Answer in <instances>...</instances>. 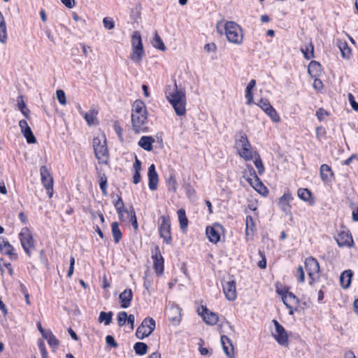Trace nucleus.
I'll list each match as a JSON object with an SVG mask.
<instances>
[{
	"label": "nucleus",
	"instance_id": "f257e3e1",
	"mask_svg": "<svg viewBox=\"0 0 358 358\" xmlns=\"http://www.w3.org/2000/svg\"><path fill=\"white\" fill-rule=\"evenodd\" d=\"M131 125L136 134L145 133L149 129L147 108L142 100L136 99L132 104Z\"/></svg>",
	"mask_w": 358,
	"mask_h": 358
},
{
	"label": "nucleus",
	"instance_id": "f03ea898",
	"mask_svg": "<svg viewBox=\"0 0 358 358\" xmlns=\"http://www.w3.org/2000/svg\"><path fill=\"white\" fill-rule=\"evenodd\" d=\"M166 98L178 116L186 113V95L184 90H178L176 83L173 86L168 85L165 91Z\"/></svg>",
	"mask_w": 358,
	"mask_h": 358
},
{
	"label": "nucleus",
	"instance_id": "7ed1b4c3",
	"mask_svg": "<svg viewBox=\"0 0 358 358\" xmlns=\"http://www.w3.org/2000/svg\"><path fill=\"white\" fill-rule=\"evenodd\" d=\"M92 143L94 154L99 162L101 164H106L108 159V151L105 136L101 135L94 137Z\"/></svg>",
	"mask_w": 358,
	"mask_h": 358
},
{
	"label": "nucleus",
	"instance_id": "20e7f679",
	"mask_svg": "<svg viewBox=\"0 0 358 358\" xmlns=\"http://www.w3.org/2000/svg\"><path fill=\"white\" fill-rule=\"evenodd\" d=\"M225 34L230 43L240 45L243 43V34L241 27L236 22L229 21L224 25Z\"/></svg>",
	"mask_w": 358,
	"mask_h": 358
},
{
	"label": "nucleus",
	"instance_id": "39448f33",
	"mask_svg": "<svg viewBox=\"0 0 358 358\" xmlns=\"http://www.w3.org/2000/svg\"><path fill=\"white\" fill-rule=\"evenodd\" d=\"M19 239L26 255L31 257L32 250L36 248V243L32 234L28 227H25L21 229L19 234Z\"/></svg>",
	"mask_w": 358,
	"mask_h": 358
},
{
	"label": "nucleus",
	"instance_id": "423d86ee",
	"mask_svg": "<svg viewBox=\"0 0 358 358\" xmlns=\"http://www.w3.org/2000/svg\"><path fill=\"white\" fill-rule=\"evenodd\" d=\"M159 220L160 221L159 226V236L164 243L170 245L172 243L170 217L169 215H162Z\"/></svg>",
	"mask_w": 358,
	"mask_h": 358
},
{
	"label": "nucleus",
	"instance_id": "0eeeda50",
	"mask_svg": "<svg viewBox=\"0 0 358 358\" xmlns=\"http://www.w3.org/2000/svg\"><path fill=\"white\" fill-rule=\"evenodd\" d=\"M156 327L155 321L152 317H146L137 328L136 336L138 339H143L150 336Z\"/></svg>",
	"mask_w": 358,
	"mask_h": 358
},
{
	"label": "nucleus",
	"instance_id": "6e6552de",
	"mask_svg": "<svg viewBox=\"0 0 358 358\" xmlns=\"http://www.w3.org/2000/svg\"><path fill=\"white\" fill-rule=\"evenodd\" d=\"M305 268L310 278V285H313L318 279V273L320 272V265L317 260L309 257L305 259Z\"/></svg>",
	"mask_w": 358,
	"mask_h": 358
},
{
	"label": "nucleus",
	"instance_id": "1a4fd4ad",
	"mask_svg": "<svg viewBox=\"0 0 358 358\" xmlns=\"http://www.w3.org/2000/svg\"><path fill=\"white\" fill-rule=\"evenodd\" d=\"M41 182L47 191L50 198L53 196V178L51 176L49 169L46 166L40 168Z\"/></svg>",
	"mask_w": 358,
	"mask_h": 358
},
{
	"label": "nucleus",
	"instance_id": "9d476101",
	"mask_svg": "<svg viewBox=\"0 0 358 358\" xmlns=\"http://www.w3.org/2000/svg\"><path fill=\"white\" fill-rule=\"evenodd\" d=\"M223 292L229 301H234L237 297L236 283L235 280L230 278L229 280L222 282Z\"/></svg>",
	"mask_w": 358,
	"mask_h": 358
},
{
	"label": "nucleus",
	"instance_id": "9b49d317",
	"mask_svg": "<svg viewBox=\"0 0 358 358\" xmlns=\"http://www.w3.org/2000/svg\"><path fill=\"white\" fill-rule=\"evenodd\" d=\"M275 325V333H273V336L275 338L278 343L282 346L288 345V336L285 331V328L275 320H273Z\"/></svg>",
	"mask_w": 358,
	"mask_h": 358
},
{
	"label": "nucleus",
	"instance_id": "f8f14e48",
	"mask_svg": "<svg viewBox=\"0 0 358 358\" xmlns=\"http://www.w3.org/2000/svg\"><path fill=\"white\" fill-rule=\"evenodd\" d=\"M336 240L340 248H351L354 245L352 236L350 231L346 229H343L338 233Z\"/></svg>",
	"mask_w": 358,
	"mask_h": 358
},
{
	"label": "nucleus",
	"instance_id": "ddd939ff",
	"mask_svg": "<svg viewBox=\"0 0 358 358\" xmlns=\"http://www.w3.org/2000/svg\"><path fill=\"white\" fill-rule=\"evenodd\" d=\"M294 199L292 194L289 189H287L283 194L278 199V205L280 209L286 215L291 213L292 206L290 203Z\"/></svg>",
	"mask_w": 358,
	"mask_h": 358
},
{
	"label": "nucleus",
	"instance_id": "4468645a",
	"mask_svg": "<svg viewBox=\"0 0 358 358\" xmlns=\"http://www.w3.org/2000/svg\"><path fill=\"white\" fill-rule=\"evenodd\" d=\"M153 266L157 275H162L164 272V258L158 247L152 252Z\"/></svg>",
	"mask_w": 358,
	"mask_h": 358
},
{
	"label": "nucleus",
	"instance_id": "2eb2a0df",
	"mask_svg": "<svg viewBox=\"0 0 358 358\" xmlns=\"http://www.w3.org/2000/svg\"><path fill=\"white\" fill-rule=\"evenodd\" d=\"M19 127L22 135L26 138V141L29 144L35 143L36 142V138L25 120H21L19 122Z\"/></svg>",
	"mask_w": 358,
	"mask_h": 358
},
{
	"label": "nucleus",
	"instance_id": "dca6fc26",
	"mask_svg": "<svg viewBox=\"0 0 358 358\" xmlns=\"http://www.w3.org/2000/svg\"><path fill=\"white\" fill-rule=\"evenodd\" d=\"M202 312L199 313L202 317L203 321L208 325H215L218 322V315L212 311H210L206 307H201Z\"/></svg>",
	"mask_w": 358,
	"mask_h": 358
},
{
	"label": "nucleus",
	"instance_id": "f3484780",
	"mask_svg": "<svg viewBox=\"0 0 358 358\" xmlns=\"http://www.w3.org/2000/svg\"><path fill=\"white\" fill-rule=\"evenodd\" d=\"M148 186L150 190H155L157 189V185L159 181L158 174L155 169V166L151 164L148 168Z\"/></svg>",
	"mask_w": 358,
	"mask_h": 358
},
{
	"label": "nucleus",
	"instance_id": "a211bd4d",
	"mask_svg": "<svg viewBox=\"0 0 358 358\" xmlns=\"http://www.w3.org/2000/svg\"><path fill=\"white\" fill-rule=\"evenodd\" d=\"M119 298L121 301V307L122 308H127L130 306L133 299L132 290L131 289H124L122 293H120Z\"/></svg>",
	"mask_w": 358,
	"mask_h": 358
},
{
	"label": "nucleus",
	"instance_id": "6ab92c4d",
	"mask_svg": "<svg viewBox=\"0 0 358 358\" xmlns=\"http://www.w3.org/2000/svg\"><path fill=\"white\" fill-rule=\"evenodd\" d=\"M219 228V225L206 227V233L211 243H217L220 240Z\"/></svg>",
	"mask_w": 358,
	"mask_h": 358
},
{
	"label": "nucleus",
	"instance_id": "aec40b11",
	"mask_svg": "<svg viewBox=\"0 0 358 358\" xmlns=\"http://www.w3.org/2000/svg\"><path fill=\"white\" fill-rule=\"evenodd\" d=\"M0 250L4 255L10 256L11 259L17 257V254L14 252L13 246L6 239H3L2 242H0Z\"/></svg>",
	"mask_w": 358,
	"mask_h": 358
},
{
	"label": "nucleus",
	"instance_id": "412c9836",
	"mask_svg": "<svg viewBox=\"0 0 358 358\" xmlns=\"http://www.w3.org/2000/svg\"><path fill=\"white\" fill-rule=\"evenodd\" d=\"M221 343L223 350L228 358H234L233 345L231 341L227 336H221Z\"/></svg>",
	"mask_w": 358,
	"mask_h": 358
},
{
	"label": "nucleus",
	"instance_id": "4be33fe9",
	"mask_svg": "<svg viewBox=\"0 0 358 358\" xmlns=\"http://www.w3.org/2000/svg\"><path fill=\"white\" fill-rule=\"evenodd\" d=\"M155 143V139L151 136H142L138 142V145L146 151H151L152 150V144Z\"/></svg>",
	"mask_w": 358,
	"mask_h": 358
},
{
	"label": "nucleus",
	"instance_id": "5701e85b",
	"mask_svg": "<svg viewBox=\"0 0 358 358\" xmlns=\"http://www.w3.org/2000/svg\"><path fill=\"white\" fill-rule=\"evenodd\" d=\"M336 44L341 52L342 57L349 59L351 55V48L349 47L348 43L345 41L337 39Z\"/></svg>",
	"mask_w": 358,
	"mask_h": 358
},
{
	"label": "nucleus",
	"instance_id": "b1692460",
	"mask_svg": "<svg viewBox=\"0 0 358 358\" xmlns=\"http://www.w3.org/2000/svg\"><path fill=\"white\" fill-rule=\"evenodd\" d=\"M352 275L353 273L351 270H345L341 273L340 276V282L343 288L347 289L350 287Z\"/></svg>",
	"mask_w": 358,
	"mask_h": 358
},
{
	"label": "nucleus",
	"instance_id": "393cba45",
	"mask_svg": "<svg viewBox=\"0 0 358 358\" xmlns=\"http://www.w3.org/2000/svg\"><path fill=\"white\" fill-rule=\"evenodd\" d=\"M298 197L303 201L308 202L309 204L313 205L314 201L312 196L311 192L307 188H299L297 190Z\"/></svg>",
	"mask_w": 358,
	"mask_h": 358
},
{
	"label": "nucleus",
	"instance_id": "a878e982",
	"mask_svg": "<svg viewBox=\"0 0 358 358\" xmlns=\"http://www.w3.org/2000/svg\"><path fill=\"white\" fill-rule=\"evenodd\" d=\"M320 172L321 179L324 182L329 181L334 176L331 167L326 164L321 165Z\"/></svg>",
	"mask_w": 358,
	"mask_h": 358
},
{
	"label": "nucleus",
	"instance_id": "bb28decb",
	"mask_svg": "<svg viewBox=\"0 0 358 358\" xmlns=\"http://www.w3.org/2000/svg\"><path fill=\"white\" fill-rule=\"evenodd\" d=\"M43 338L47 341L48 345L50 348H52L53 350H55L58 348L59 345V341L50 330H48V331L45 333Z\"/></svg>",
	"mask_w": 358,
	"mask_h": 358
},
{
	"label": "nucleus",
	"instance_id": "cd10ccee",
	"mask_svg": "<svg viewBox=\"0 0 358 358\" xmlns=\"http://www.w3.org/2000/svg\"><path fill=\"white\" fill-rule=\"evenodd\" d=\"M282 301L288 308H292V306L299 303L297 297L293 293L289 292H287L286 294L282 296Z\"/></svg>",
	"mask_w": 358,
	"mask_h": 358
},
{
	"label": "nucleus",
	"instance_id": "c85d7f7f",
	"mask_svg": "<svg viewBox=\"0 0 358 358\" xmlns=\"http://www.w3.org/2000/svg\"><path fill=\"white\" fill-rule=\"evenodd\" d=\"M238 153L240 157L244 159L245 161H250L252 159L253 157L257 155L256 152H253L251 145H250V147L243 148L241 150H239Z\"/></svg>",
	"mask_w": 358,
	"mask_h": 358
},
{
	"label": "nucleus",
	"instance_id": "c756f323",
	"mask_svg": "<svg viewBox=\"0 0 358 358\" xmlns=\"http://www.w3.org/2000/svg\"><path fill=\"white\" fill-rule=\"evenodd\" d=\"M308 73L311 77H317L321 71V65L316 61H311L308 67Z\"/></svg>",
	"mask_w": 358,
	"mask_h": 358
},
{
	"label": "nucleus",
	"instance_id": "7c9ffc66",
	"mask_svg": "<svg viewBox=\"0 0 358 358\" xmlns=\"http://www.w3.org/2000/svg\"><path fill=\"white\" fill-rule=\"evenodd\" d=\"M7 41V29L3 14L0 11V42L5 43Z\"/></svg>",
	"mask_w": 358,
	"mask_h": 358
},
{
	"label": "nucleus",
	"instance_id": "2f4dec72",
	"mask_svg": "<svg viewBox=\"0 0 358 358\" xmlns=\"http://www.w3.org/2000/svg\"><path fill=\"white\" fill-rule=\"evenodd\" d=\"M144 55L143 48H132L131 59L136 64H140Z\"/></svg>",
	"mask_w": 358,
	"mask_h": 358
},
{
	"label": "nucleus",
	"instance_id": "473e14b6",
	"mask_svg": "<svg viewBox=\"0 0 358 358\" xmlns=\"http://www.w3.org/2000/svg\"><path fill=\"white\" fill-rule=\"evenodd\" d=\"M255 224L254 220L251 215H247L245 218V236L247 239H248L250 236V231H251V236L252 235V232L255 230Z\"/></svg>",
	"mask_w": 358,
	"mask_h": 358
},
{
	"label": "nucleus",
	"instance_id": "72a5a7b5",
	"mask_svg": "<svg viewBox=\"0 0 358 358\" xmlns=\"http://www.w3.org/2000/svg\"><path fill=\"white\" fill-rule=\"evenodd\" d=\"M111 231L115 243H119L122 239V234L120 229L118 222H114L111 224Z\"/></svg>",
	"mask_w": 358,
	"mask_h": 358
},
{
	"label": "nucleus",
	"instance_id": "f704fd0d",
	"mask_svg": "<svg viewBox=\"0 0 358 358\" xmlns=\"http://www.w3.org/2000/svg\"><path fill=\"white\" fill-rule=\"evenodd\" d=\"M301 51L303 54L304 57L308 60L314 57V47L312 42L308 45L302 46L301 48Z\"/></svg>",
	"mask_w": 358,
	"mask_h": 358
},
{
	"label": "nucleus",
	"instance_id": "c9c22d12",
	"mask_svg": "<svg viewBox=\"0 0 358 358\" xmlns=\"http://www.w3.org/2000/svg\"><path fill=\"white\" fill-rule=\"evenodd\" d=\"M250 143L249 142L246 134H241L239 138L236 142V148L237 151L243 148L250 147Z\"/></svg>",
	"mask_w": 358,
	"mask_h": 358
},
{
	"label": "nucleus",
	"instance_id": "e433bc0d",
	"mask_svg": "<svg viewBox=\"0 0 358 358\" xmlns=\"http://www.w3.org/2000/svg\"><path fill=\"white\" fill-rule=\"evenodd\" d=\"M17 101L18 109L26 118H29V114L30 113V110L27 107V105L23 100V96H19L17 97Z\"/></svg>",
	"mask_w": 358,
	"mask_h": 358
},
{
	"label": "nucleus",
	"instance_id": "4c0bfd02",
	"mask_svg": "<svg viewBox=\"0 0 358 358\" xmlns=\"http://www.w3.org/2000/svg\"><path fill=\"white\" fill-rule=\"evenodd\" d=\"M99 182V187L102 192V194L103 195L107 194V177L106 176L105 173L99 171L97 173Z\"/></svg>",
	"mask_w": 358,
	"mask_h": 358
},
{
	"label": "nucleus",
	"instance_id": "58836bf2",
	"mask_svg": "<svg viewBox=\"0 0 358 358\" xmlns=\"http://www.w3.org/2000/svg\"><path fill=\"white\" fill-rule=\"evenodd\" d=\"M178 220L180 222V227L182 230L186 229L188 224V220L186 217L185 210L180 208L178 210Z\"/></svg>",
	"mask_w": 358,
	"mask_h": 358
},
{
	"label": "nucleus",
	"instance_id": "ea45409f",
	"mask_svg": "<svg viewBox=\"0 0 358 358\" xmlns=\"http://www.w3.org/2000/svg\"><path fill=\"white\" fill-rule=\"evenodd\" d=\"M134 350L136 355L142 356L147 353L148 345L143 342H137L134 345Z\"/></svg>",
	"mask_w": 358,
	"mask_h": 358
},
{
	"label": "nucleus",
	"instance_id": "a19ab883",
	"mask_svg": "<svg viewBox=\"0 0 358 358\" xmlns=\"http://www.w3.org/2000/svg\"><path fill=\"white\" fill-rule=\"evenodd\" d=\"M131 46L134 48H143L141 36L139 31H134L131 36Z\"/></svg>",
	"mask_w": 358,
	"mask_h": 358
},
{
	"label": "nucleus",
	"instance_id": "79ce46f5",
	"mask_svg": "<svg viewBox=\"0 0 358 358\" xmlns=\"http://www.w3.org/2000/svg\"><path fill=\"white\" fill-rule=\"evenodd\" d=\"M97 111L95 110H90L87 113L84 114V118L86 120L88 125L91 126L94 124L96 121Z\"/></svg>",
	"mask_w": 358,
	"mask_h": 358
},
{
	"label": "nucleus",
	"instance_id": "37998d69",
	"mask_svg": "<svg viewBox=\"0 0 358 358\" xmlns=\"http://www.w3.org/2000/svg\"><path fill=\"white\" fill-rule=\"evenodd\" d=\"M113 313L111 311L106 313L101 312L99 317L100 322H103L105 325H109L112 322Z\"/></svg>",
	"mask_w": 358,
	"mask_h": 358
},
{
	"label": "nucleus",
	"instance_id": "c03bdc74",
	"mask_svg": "<svg viewBox=\"0 0 358 358\" xmlns=\"http://www.w3.org/2000/svg\"><path fill=\"white\" fill-rule=\"evenodd\" d=\"M152 43V46L158 50H160L162 51L166 50L165 45H164V42L162 41V38H160V36L157 34V33H155V37H154V39H153V41Z\"/></svg>",
	"mask_w": 358,
	"mask_h": 358
},
{
	"label": "nucleus",
	"instance_id": "a18cd8bd",
	"mask_svg": "<svg viewBox=\"0 0 358 358\" xmlns=\"http://www.w3.org/2000/svg\"><path fill=\"white\" fill-rule=\"evenodd\" d=\"M168 190L176 192L178 187L177 181L173 174L170 175L166 181Z\"/></svg>",
	"mask_w": 358,
	"mask_h": 358
},
{
	"label": "nucleus",
	"instance_id": "49530a36",
	"mask_svg": "<svg viewBox=\"0 0 358 358\" xmlns=\"http://www.w3.org/2000/svg\"><path fill=\"white\" fill-rule=\"evenodd\" d=\"M250 172L251 175H254L255 183L252 184V182H250V181H249V182H250V184L253 186V187L256 190L260 192V190L257 187H264L263 183L261 182L260 179L257 177L255 171L251 166H250Z\"/></svg>",
	"mask_w": 358,
	"mask_h": 358
},
{
	"label": "nucleus",
	"instance_id": "de8ad7c7",
	"mask_svg": "<svg viewBox=\"0 0 358 358\" xmlns=\"http://www.w3.org/2000/svg\"><path fill=\"white\" fill-rule=\"evenodd\" d=\"M254 164L258 171L259 175H262L264 172V167L262 163V161L260 158V156L257 154L254 157Z\"/></svg>",
	"mask_w": 358,
	"mask_h": 358
},
{
	"label": "nucleus",
	"instance_id": "09e8293b",
	"mask_svg": "<svg viewBox=\"0 0 358 358\" xmlns=\"http://www.w3.org/2000/svg\"><path fill=\"white\" fill-rule=\"evenodd\" d=\"M265 113L275 122H278L280 120L279 115L273 106L271 107Z\"/></svg>",
	"mask_w": 358,
	"mask_h": 358
},
{
	"label": "nucleus",
	"instance_id": "8fccbe9b",
	"mask_svg": "<svg viewBox=\"0 0 358 358\" xmlns=\"http://www.w3.org/2000/svg\"><path fill=\"white\" fill-rule=\"evenodd\" d=\"M257 105L266 113L272 106L266 99H261Z\"/></svg>",
	"mask_w": 358,
	"mask_h": 358
},
{
	"label": "nucleus",
	"instance_id": "3c124183",
	"mask_svg": "<svg viewBox=\"0 0 358 358\" xmlns=\"http://www.w3.org/2000/svg\"><path fill=\"white\" fill-rule=\"evenodd\" d=\"M117 324L120 327H122L125 324L127 319H128V315L124 311H121L117 314Z\"/></svg>",
	"mask_w": 358,
	"mask_h": 358
},
{
	"label": "nucleus",
	"instance_id": "603ef678",
	"mask_svg": "<svg viewBox=\"0 0 358 358\" xmlns=\"http://www.w3.org/2000/svg\"><path fill=\"white\" fill-rule=\"evenodd\" d=\"M296 278L298 279V281L300 283H303L305 281V274L303 271V268L302 266H299L296 268V273H295Z\"/></svg>",
	"mask_w": 358,
	"mask_h": 358
},
{
	"label": "nucleus",
	"instance_id": "864d4df0",
	"mask_svg": "<svg viewBox=\"0 0 358 358\" xmlns=\"http://www.w3.org/2000/svg\"><path fill=\"white\" fill-rule=\"evenodd\" d=\"M130 221L131 222V225L132 227H134V229H138V222H137V219H136V213L134 211V209L133 208V206H131L130 208Z\"/></svg>",
	"mask_w": 358,
	"mask_h": 358
},
{
	"label": "nucleus",
	"instance_id": "5fc2aeb1",
	"mask_svg": "<svg viewBox=\"0 0 358 358\" xmlns=\"http://www.w3.org/2000/svg\"><path fill=\"white\" fill-rule=\"evenodd\" d=\"M57 98L60 104L65 106L66 104V95L62 90H57L56 92Z\"/></svg>",
	"mask_w": 358,
	"mask_h": 358
},
{
	"label": "nucleus",
	"instance_id": "6e6d98bb",
	"mask_svg": "<svg viewBox=\"0 0 358 358\" xmlns=\"http://www.w3.org/2000/svg\"><path fill=\"white\" fill-rule=\"evenodd\" d=\"M103 26L107 29H113L115 27V22L110 17H106L103 20Z\"/></svg>",
	"mask_w": 358,
	"mask_h": 358
},
{
	"label": "nucleus",
	"instance_id": "4d7b16f0",
	"mask_svg": "<svg viewBox=\"0 0 358 358\" xmlns=\"http://www.w3.org/2000/svg\"><path fill=\"white\" fill-rule=\"evenodd\" d=\"M38 347L41 352L42 358H48V352L45 348V345L43 341H38Z\"/></svg>",
	"mask_w": 358,
	"mask_h": 358
},
{
	"label": "nucleus",
	"instance_id": "13d9d810",
	"mask_svg": "<svg viewBox=\"0 0 358 358\" xmlns=\"http://www.w3.org/2000/svg\"><path fill=\"white\" fill-rule=\"evenodd\" d=\"M328 115V113L326 110L322 108H319L316 111V116L319 121H323L326 117Z\"/></svg>",
	"mask_w": 358,
	"mask_h": 358
},
{
	"label": "nucleus",
	"instance_id": "bf43d9fd",
	"mask_svg": "<svg viewBox=\"0 0 358 358\" xmlns=\"http://www.w3.org/2000/svg\"><path fill=\"white\" fill-rule=\"evenodd\" d=\"M348 101H349L352 108L355 111H358V103L356 102L354 96L351 93H349L348 95Z\"/></svg>",
	"mask_w": 358,
	"mask_h": 358
},
{
	"label": "nucleus",
	"instance_id": "052dcab7",
	"mask_svg": "<svg viewBox=\"0 0 358 358\" xmlns=\"http://www.w3.org/2000/svg\"><path fill=\"white\" fill-rule=\"evenodd\" d=\"M186 189V194L188 198L189 199H194L196 196V192L194 189L190 185H188L185 187Z\"/></svg>",
	"mask_w": 358,
	"mask_h": 358
},
{
	"label": "nucleus",
	"instance_id": "680f3d73",
	"mask_svg": "<svg viewBox=\"0 0 358 358\" xmlns=\"http://www.w3.org/2000/svg\"><path fill=\"white\" fill-rule=\"evenodd\" d=\"M245 97L246 99V103L248 105H252V103H254L253 94L252 91L245 90Z\"/></svg>",
	"mask_w": 358,
	"mask_h": 358
},
{
	"label": "nucleus",
	"instance_id": "e2e57ef3",
	"mask_svg": "<svg viewBox=\"0 0 358 358\" xmlns=\"http://www.w3.org/2000/svg\"><path fill=\"white\" fill-rule=\"evenodd\" d=\"M106 342L107 345H108L113 348H117L118 345L117 342L115 341V338H113V336H110V335H108L106 337Z\"/></svg>",
	"mask_w": 358,
	"mask_h": 358
},
{
	"label": "nucleus",
	"instance_id": "0e129e2a",
	"mask_svg": "<svg viewBox=\"0 0 358 358\" xmlns=\"http://www.w3.org/2000/svg\"><path fill=\"white\" fill-rule=\"evenodd\" d=\"M118 218L120 221H124V213H127L130 215V211H129L127 209H120L117 210Z\"/></svg>",
	"mask_w": 358,
	"mask_h": 358
},
{
	"label": "nucleus",
	"instance_id": "69168bd1",
	"mask_svg": "<svg viewBox=\"0 0 358 358\" xmlns=\"http://www.w3.org/2000/svg\"><path fill=\"white\" fill-rule=\"evenodd\" d=\"M114 206L116 210L125 208L121 197H118L117 200L114 202Z\"/></svg>",
	"mask_w": 358,
	"mask_h": 358
},
{
	"label": "nucleus",
	"instance_id": "338daca9",
	"mask_svg": "<svg viewBox=\"0 0 358 358\" xmlns=\"http://www.w3.org/2000/svg\"><path fill=\"white\" fill-rule=\"evenodd\" d=\"M133 169L134 172L140 173L141 170V162L138 159L137 157L135 158V162L133 164Z\"/></svg>",
	"mask_w": 358,
	"mask_h": 358
},
{
	"label": "nucleus",
	"instance_id": "774afa93",
	"mask_svg": "<svg viewBox=\"0 0 358 358\" xmlns=\"http://www.w3.org/2000/svg\"><path fill=\"white\" fill-rule=\"evenodd\" d=\"M313 86L316 90H320L323 87V83L320 79L315 77Z\"/></svg>",
	"mask_w": 358,
	"mask_h": 358
}]
</instances>
